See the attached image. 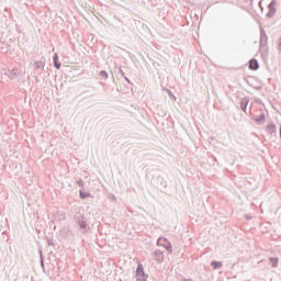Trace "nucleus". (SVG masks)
Returning <instances> with one entry per match:
<instances>
[{
  "mask_svg": "<svg viewBox=\"0 0 281 281\" xmlns=\"http://www.w3.org/2000/svg\"><path fill=\"white\" fill-rule=\"evenodd\" d=\"M136 276L138 280H146V273L144 272V268L142 267V263H138Z\"/></svg>",
  "mask_w": 281,
  "mask_h": 281,
  "instance_id": "1",
  "label": "nucleus"
},
{
  "mask_svg": "<svg viewBox=\"0 0 281 281\" xmlns=\"http://www.w3.org/2000/svg\"><path fill=\"white\" fill-rule=\"evenodd\" d=\"M258 67H259L258 60L250 59V61H249V69H251V71H257Z\"/></svg>",
  "mask_w": 281,
  "mask_h": 281,
  "instance_id": "2",
  "label": "nucleus"
},
{
  "mask_svg": "<svg viewBox=\"0 0 281 281\" xmlns=\"http://www.w3.org/2000/svg\"><path fill=\"white\" fill-rule=\"evenodd\" d=\"M155 260H157V262H164V252L157 250L154 255Z\"/></svg>",
  "mask_w": 281,
  "mask_h": 281,
  "instance_id": "3",
  "label": "nucleus"
},
{
  "mask_svg": "<svg viewBox=\"0 0 281 281\" xmlns=\"http://www.w3.org/2000/svg\"><path fill=\"white\" fill-rule=\"evenodd\" d=\"M54 65H55L56 69H60V63H58V55L54 56Z\"/></svg>",
  "mask_w": 281,
  "mask_h": 281,
  "instance_id": "4",
  "label": "nucleus"
},
{
  "mask_svg": "<svg viewBox=\"0 0 281 281\" xmlns=\"http://www.w3.org/2000/svg\"><path fill=\"white\" fill-rule=\"evenodd\" d=\"M223 267L222 262H213V269H221Z\"/></svg>",
  "mask_w": 281,
  "mask_h": 281,
  "instance_id": "5",
  "label": "nucleus"
},
{
  "mask_svg": "<svg viewBox=\"0 0 281 281\" xmlns=\"http://www.w3.org/2000/svg\"><path fill=\"white\" fill-rule=\"evenodd\" d=\"M255 121L256 122H263L265 121V114H261L260 116L255 117Z\"/></svg>",
  "mask_w": 281,
  "mask_h": 281,
  "instance_id": "6",
  "label": "nucleus"
},
{
  "mask_svg": "<svg viewBox=\"0 0 281 281\" xmlns=\"http://www.w3.org/2000/svg\"><path fill=\"white\" fill-rule=\"evenodd\" d=\"M166 249H167L168 254H172V245L168 244L166 246Z\"/></svg>",
  "mask_w": 281,
  "mask_h": 281,
  "instance_id": "7",
  "label": "nucleus"
},
{
  "mask_svg": "<svg viewBox=\"0 0 281 281\" xmlns=\"http://www.w3.org/2000/svg\"><path fill=\"white\" fill-rule=\"evenodd\" d=\"M100 76H102L103 78H109V75L106 74V71L102 70L100 72Z\"/></svg>",
  "mask_w": 281,
  "mask_h": 281,
  "instance_id": "8",
  "label": "nucleus"
},
{
  "mask_svg": "<svg viewBox=\"0 0 281 281\" xmlns=\"http://www.w3.org/2000/svg\"><path fill=\"white\" fill-rule=\"evenodd\" d=\"M80 196H81L82 199H87V196H89V194L83 193L82 191H80Z\"/></svg>",
  "mask_w": 281,
  "mask_h": 281,
  "instance_id": "9",
  "label": "nucleus"
},
{
  "mask_svg": "<svg viewBox=\"0 0 281 281\" xmlns=\"http://www.w3.org/2000/svg\"><path fill=\"white\" fill-rule=\"evenodd\" d=\"M35 66L37 67V69L40 68V67H42L43 66V61H36L35 63Z\"/></svg>",
  "mask_w": 281,
  "mask_h": 281,
  "instance_id": "10",
  "label": "nucleus"
},
{
  "mask_svg": "<svg viewBox=\"0 0 281 281\" xmlns=\"http://www.w3.org/2000/svg\"><path fill=\"white\" fill-rule=\"evenodd\" d=\"M268 131H276V125H268Z\"/></svg>",
  "mask_w": 281,
  "mask_h": 281,
  "instance_id": "11",
  "label": "nucleus"
},
{
  "mask_svg": "<svg viewBox=\"0 0 281 281\" xmlns=\"http://www.w3.org/2000/svg\"><path fill=\"white\" fill-rule=\"evenodd\" d=\"M158 243H164V238H160V239L158 240Z\"/></svg>",
  "mask_w": 281,
  "mask_h": 281,
  "instance_id": "12",
  "label": "nucleus"
}]
</instances>
